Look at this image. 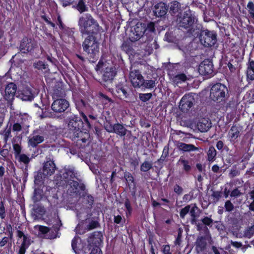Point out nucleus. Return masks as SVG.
Wrapping results in <instances>:
<instances>
[{
	"label": "nucleus",
	"instance_id": "17",
	"mask_svg": "<svg viewBox=\"0 0 254 254\" xmlns=\"http://www.w3.org/2000/svg\"><path fill=\"white\" fill-rule=\"evenodd\" d=\"M36 46V44L31 39L25 37L21 42L19 49L23 53H31Z\"/></svg>",
	"mask_w": 254,
	"mask_h": 254
},
{
	"label": "nucleus",
	"instance_id": "7",
	"mask_svg": "<svg viewBox=\"0 0 254 254\" xmlns=\"http://www.w3.org/2000/svg\"><path fill=\"white\" fill-rule=\"evenodd\" d=\"M200 31L195 35V37H199V41L205 47H211L217 42V34L214 31H210L207 29H203L200 27Z\"/></svg>",
	"mask_w": 254,
	"mask_h": 254
},
{
	"label": "nucleus",
	"instance_id": "54",
	"mask_svg": "<svg viewBox=\"0 0 254 254\" xmlns=\"http://www.w3.org/2000/svg\"><path fill=\"white\" fill-rule=\"evenodd\" d=\"M225 208L226 211L230 212L234 209V207L230 200H227L225 203Z\"/></svg>",
	"mask_w": 254,
	"mask_h": 254
},
{
	"label": "nucleus",
	"instance_id": "46",
	"mask_svg": "<svg viewBox=\"0 0 254 254\" xmlns=\"http://www.w3.org/2000/svg\"><path fill=\"white\" fill-rule=\"evenodd\" d=\"M152 95L151 93H145V94H139V99L142 102H146L148 101L152 97Z\"/></svg>",
	"mask_w": 254,
	"mask_h": 254
},
{
	"label": "nucleus",
	"instance_id": "61",
	"mask_svg": "<svg viewBox=\"0 0 254 254\" xmlns=\"http://www.w3.org/2000/svg\"><path fill=\"white\" fill-rule=\"evenodd\" d=\"M201 221L204 225L207 226H210L213 223V220L208 217H205Z\"/></svg>",
	"mask_w": 254,
	"mask_h": 254
},
{
	"label": "nucleus",
	"instance_id": "62",
	"mask_svg": "<svg viewBox=\"0 0 254 254\" xmlns=\"http://www.w3.org/2000/svg\"><path fill=\"white\" fill-rule=\"evenodd\" d=\"M198 209V207L195 205H194V206H193L191 209H190V213L191 217L194 218V217H196L197 216V214L196 212H195V211Z\"/></svg>",
	"mask_w": 254,
	"mask_h": 254
},
{
	"label": "nucleus",
	"instance_id": "23",
	"mask_svg": "<svg viewBox=\"0 0 254 254\" xmlns=\"http://www.w3.org/2000/svg\"><path fill=\"white\" fill-rule=\"evenodd\" d=\"M176 145L178 149L183 152H190L198 150V148L191 144H186L181 142H178Z\"/></svg>",
	"mask_w": 254,
	"mask_h": 254
},
{
	"label": "nucleus",
	"instance_id": "1",
	"mask_svg": "<svg viewBox=\"0 0 254 254\" xmlns=\"http://www.w3.org/2000/svg\"><path fill=\"white\" fill-rule=\"evenodd\" d=\"M69 186L67 192L69 194L66 205V209L74 210L79 199L80 198H85L87 194V190L85 185L81 181H75L71 179L65 180Z\"/></svg>",
	"mask_w": 254,
	"mask_h": 254
},
{
	"label": "nucleus",
	"instance_id": "24",
	"mask_svg": "<svg viewBox=\"0 0 254 254\" xmlns=\"http://www.w3.org/2000/svg\"><path fill=\"white\" fill-rule=\"evenodd\" d=\"M32 210V216L34 220L38 219L41 218L46 212L44 207L39 204L34 205Z\"/></svg>",
	"mask_w": 254,
	"mask_h": 254
},
{
	"label": "nucleus",
	"instance_id": "27",
	"mask_svg": "<svg viewBox=\"0 0 254 254\" xmlns=\"http://www.w3.org/2000/svg\"><path fill=\"white\" fill-rule=\"evenodd\" d=\"M48 176L44 175V173L41 171L37 172L36 175L34 177V184L35 186L41 187L44 183L45 178Z\"/></svg>",
	"mask_w": 254,
	"mask_h": 254
},
{
	"label": "nucleus",
	"instance_id": "26",
	"mask_svg": "<svg viewBox=\"0 0 254 254\" xmlns=\"http://www.w3.org/2000/svg\"><path fill=\"white\" fill-rule=\"evenodd\" d=\"M44 195L43 191L41 187H35L33 195L32 196V200L34 203L40 201Z\"/></svg>",
	"mask_w": 254,
	"mask_h": 254
},
{
	"label": "nucleus",
	"instance_id": "49",
	"mask_svg": "<svg viewBox=\"0 0 254 254\" xmlns=\"http://www.w3.org/2000/svg\"><path fill=\"white\" fill-rule=\"evenodd\" d=\"M19 161L24 163L25 165H27L30 159L26 155L22 154L19 155Z\"/></svg>",
	"mask_w": 254,
	"mask_h": 254
},
{
	"label": "nucleus",
	"instance_id": "3",
	"mask_svg": "<svg viewBox=\"0 0 254 254\" xmlns=\"http://www.w3.org/2000/svg\"><path fill=\"white\" fill-rule=\"evenodd\" d=\"M78 25L82 37L91 34H99V25L89 14L80 17L78 20Z\"/></svg>",
	"mask_w": 254,
	"mask_h": 254
},
{
	"label": "nucleus",
	"instance_id": "57",
	"mask_svg": "<svg viewBox=\"0 0 254 254\" xmlns=\"http://www.w3.org/2000/svg\"><path fill=\"white\" fill-rule=\"evenodd\" d=\"M105 129L108 132H114V125H112L110 122L104 125Z\"/></svg>",
	"mask_w": 254,
	"mask_h": 254
},
{
	"label": "nucleus",
	"instance_id": "36",
	"mask_svg": "<svg viewBox=\"0 0 254 254\" xmlns=\"http://www.w3.org/2000/svg\"><path fill=\"white\" fill-rule=\"evenodd\" d=\"M121 49L127 54H132V48L130 45L129 43L124 42L121 46Z\"/></svg>",
	"mask_w": 254,
	"mask_h": 254
},
{
	"label": "nucleus",
	"instance_id": "52",
	"mask_svg": "<svg viewBox=\"0 0 254 254\" xmlns=\"http://www.w3.org/2000/svg\"><path fill=\"white\" fill-rule=\"evenodd\" d=\"M53 94L54 96L57 97H62L64 95V91L62 88H55L54 90Z\"/></svg>",
	"mask_w": 254,
	"mask_h": 254
},
{
	"label": "nucleus",
	"instance_id": "37",
	"mask_svg": "<svg viewBox=\"0 0 254 254\" xmlns=\"http://www.w3.org/2000/svg\"><path fill=\"white\" fill-rule=\"evenodd\" d=\"M103 238V235L102 233L101 232H95L93 233H92L89 237V239H97V242L99 243V242H102Z\"/></svg>",
	"mask_w": 254,
	"mask_h": 254
},
{
	"label": "nucleus",
	"instance_id": "39",
	"mask_svg": "<svg viewBox=\"0 0 254 254\" xmlns=\"http://www.w3.org/2000/svg\"><path fill=\"white\" fill-rule=\"evenodd\" d=\"M216 155V151L215 148L213 146H211L209 147L207 155H208V160L209 161H212Z\"/></svg>",
	"mask_w": 254,
	"mask_h": 254
},
{
	"label": "nucleus",
	"instance_id": "14",
	"mask_svg": "<svg viewBox=\"0 0 254 254\" xmlns=\"http://www.w3.org/2000/svg\"><path fill=\"white\" fill-rule=\"evenodd\" d=\"M129 78L133 86L135 88L141 87V84L143 81V77L140 71L137 69H131L129 73Z\"/></svg>",
	"mask_w": 254,
	"mask_h": 254
},
{
	"label": "nucleus",
	"instance_id": "28",
	"mask_svg": "<svg viewBox=\"0 0 254 254\" xmlns=\"http://www.w3.org/2000/svg\"><path fill=\"white\" fill-rule=\"evenodd\" d=\"M181 5L180 2L174 1L170 3L169 12L172 14H181Z\"/></svg>",
	"mask_w": 254,
	"mask_h": 254
},
{
	"label": "nucleus",
	"instance_id": "45",
	"mask_svg": "<svg viewBox=\"0 0 254 254\" xmlns=\"http://www.w3.org/2000/svg\"><path fill=\"white\" fill-rule=\"evenodd\" d=\"M165 39L169 42H174L176 41V37L172 32H167L165 35Z\"/></svg>",
	"mask_w": 254,
	"mask_h": 254
},
{
	"label": "nucleus",
	"instance_id": "44",
	"mask_svg": "<svg viewBox=\"0 0 254 254\" xmlns=\"http://www.w3.org/2000/svg\"><path fill=\"white\" fill-rule=\"evenodd\" d=\"M33 66L38 69H45L47 68V64H45L43 62L39 61L36 63H34Z\"/></svg>",
	"mask_w": 254,
	"mask_h": 254
},
{
	"label": "nucleus",
	"instance_id": "15",
	"mask_svg": "<svg viewBox=\"0 0 254 254\" xmlns=\"http://www.w3.org/2000/svg\"><path fill=\"white\" fill-rule=\"evenodd\" d=\"M198 71L203 75H211L213 73L212 62L209 59L204 60L200 63L198 67Z\"/></svg>",
	"mask_w": 254,
	"mask_h": 254
},
{
	"label": "nucleus",
	"instance_id": "58",
	"mask_svg": "<svg viewBox=\"0 0 254 254\" xmlns=\"http://www.w3.org/2000/svg\"><path fill=\"white\" fill-rule=\"evenodd\" d=\"M183 232V230L181 228H179L178 230V234L177 239L175 242V245H180L181 242V238H182V233Z\"/></svg>",
	"mask_w": 254,
	"mask_h": 254
},
{
	"label": "nucleus",
	"instance_id": "12",
	"mask_svg": "<svg viewBox=\"0 0 254 254\" xmlns=\"http://www.w3.org/2000/svg\"><path fill=\"white\" fill-rule=\"evenodd\" d=\"M44 140L43 131L40 129L34 130L32 135L28 137V145L32 147H36Z\"/></svg>",
	"mask_w": 254,
	"mask_h": 254
},
{
	"label": "nucleus",
	"instance_id": "29",
	"mask_svg": "<svg viewBox=\"0 0 254 254\" xmlns=\"http://www.w3.org/2000/svg\"><path fill=\"white\" fill-rule=\"evenodd\" d=\"M73 7L76 8L80 13L88 10V8L86 4V0H78L77 2Z\"/></svg>",
	"mask_w": 254,
	"mask_h": 254
},
{
	"label": "nucleus",
	"instance_id": "35",
	"mask_svg": "<svg viewBox=\"0 0 254 254\" xmlns=\"http://www.w3.org/2000/svg\"><path fill=\"white\" fill-rule=\"evenodd\" d=\"M179 163H180L183 166V170L186 173H188L191 169V163L189 161L182 158H180L179 160Z\"/></svg>",
	"mask_w": 254,
	"mask_h": 254
},
{
	"label": "nucleus",
	"instance_id": "5",
	"mask_svg": "<svg viewBox=\"0 0 254 254\" xmlns=\"http://www.w3.org/2000/svg\"><path fill=\"white\" fill-rule=\"evenodd\" d=\"M99 34H91L82 37L83 50L90 59H95L99 53V42L97 39Z\"/></svg>",
	"mask_w": 254,
	"mask_h": 254
},
{
	"label": "nucleus",
	"instance_id": "53",
	"mask_svg": "<svg viewBox=\"0 0 254 254\" xmlns=\"http://www.w3.org/2000/svg\"><path fill=\"white\" fill-rule=\"evenodd\" d=\"M86 196V203L88 204L89 206L92 207L94 201V197L88 193Z\"/></svg>",
	"mask_w": 254,
	"mask_h": 254
},
{
	"label": "nucleus",
	"instance_id": "13",
	"mask_svg": "<svg viewBox=\"0 0 254 254\" xmlns=\"http://www.w3.org/2000/svg\"><path fill=\"white\" fill-rule=\"evenodd\" d=\"M69 106V103L67 100L61 98L55 100L51 105V108L56 113H62L64 112Z\"/></svg>",
	"mask_w": 254,
	"mask_h": 254
},
{
	"label": "nucleus",
	"instance_id": "38",
	"mask_svg": "<svg viewBox=\"0 0 254 254\" xmlns=\"http://www.w3.org/2000/svg\"><path fill=\"white\" fill-rule=\"evenodd\" d=\"M155 85V81L152 80H145L143 79V81L141 84V86L147 88H153Z\"/></svg>",
	"mask_w": 254,
	"mask_h": 254
},
{
	"label": "nucleus",
	"instance_id": "18",
	"mask_svg": "<svg viewBox=\"0 0 254 254\" xmlns=\"http://www.w3.org/2000/svg\"><path fill=\"white\" fill-rule=\"evenodd\" d=\"M17 90V85L13 83H8L5 89L4 98L8 101H12Z\"/></svg>",
	"mask_w": 254,
	"mask_h": 254
},
{
	"label": "nucleus",
	"instance_id": "8",
	"mask_svg": "<svg viewBox=\"0 0 254 254\" xmlns=\"http://www.w3.org/2000/svg\"><path fill=\"white\" fill-rule=\"evenodd\" d=\"M66 120L70 131L73 133L74 137H79L80 134L83 133L81 130H84L83 122L82 119L77 115H72L69 116ZM84 130H87L88 129L85 128Z\"/></svg>",
	"mask_w": 254,
	"mask_h": 254
},
{
	"label": "nucleus",
	"instance_id": "11",
	"mask_svg": "<svg viewBox=\"0 0 254 254\" xmlns=\"http://www.w3.org/2000/svg\"><path fill=\"white\" fill-rule=\"evenodd\" d=\"M195 102L192 93L186 94L180 102L179 108L183 112H187L193 106Z\"/></svg>",
	"mask_w": 254,
	"mask_h": 254
},
{
	"label": "nucleus",
	"instance_id": "25",
	"mask_svg": "<svg viewBox=\"0 0 254 254\" xmlns=\"http://www.w3.org/2000/svg\"><path fill=\"white\" fill-rule=\"evenodd\" d=\"M206 237L207 236L205 237L201 236L197 237L195 242V248L198 253L202 252L205 249L206 246V242L205 241Z\"/></svg>",
	"mask_w": 254,
	"mask_h": 254
},
{
	"label": "nucleus",
	"instance_id": "55",
	"mask_svg": "<svg viewBox=\"0 0 254 254\" xmlns=\"http://www.w3.org/2000/svg\"><path fill=\"white\" fill-rule=\"evenodd\" d=\"M37 227L38 228L39 231L43 234H47L50 232V229L47 227L38 225Z\"/></svg>",
	"mask_w": 254,
	"mask_h": 254
},
{
	"label": "nucleus",
	"instance_id": "51",
	"mask_svg": "<svg viewBox=\"0 0 254 254\" xmlns=\"http://www.w3.org/2000/svg\"><path fill=\"white\" fill-rule=\"evenodd\" d=\"M125 207L127 210V214H130L131 212L132 211V208L130 204V202L128 198H126L125 201Z\"/></svg>",
	"mask_w": 254,
	"mask_h": 254
},
{
	"label": "nucleus",
	"instance_id": "2",
	"mask_svg": "<svg viewBox=\"0 0 254 254\" xmlns=\"http://www.w3.org/2000/svg\"><path fill=\"white\" fill-rule=\"evenodd\" d=\"M177 21L179 27L186 29L189 36L195 37L200 31L201 25L197 24V19L190 12H185L179 16Z\"/></svg>",
	"mask_w": 254,
	"mask_h": 254
},
{
	"label": "nucleus",
	"instance_id": "59",
	"mask_svg": "<svg viewBox=\"0 0 254 254\" xmlns=\"http://www.w3.org/2000/svg\"><path fill=\"white\" fill-rule=\"evenodd\" d=\"M0 217L1 219H4L5 217V210L2 201L0 202Z\"/></svg>",
	"mask_w": 254,
	"mask_h": 254
},
{
	"label": "nucleus",
	"instance_id": "10",
	"mask_svg": "<svg viewBox=\"0 0 254 254\" xmlns=\"http://www.w3.org/2000/svg\"><path fill=\"white\" fill-rule=\"evenodd\" d=\"M100 226L99 223L96 220H93L91 218L86 219L82 221L76 227V231L79 234H84L86 230L89 231Z\"/></svg>",
	"mask_w": 254,
	"mask_h": 254
},
{
	"label": "nucleus",
	"instance_id": "33",
	"mask_svg": "<svg viewBox=\"0 0 254 254\" xmlns=\"http://www.w3.org/2000/svg\"><path fill=\"white\" fill-rule=\"evenodd\" d=\"M145 28L146 30L145 36H146L145 40H147V39L149 37L150 35L152 36V34H153L155 31L154 23L150 22L147 25L145 24Z\"/></svg>",
	"mask_w": 254,
	"mask_h": 254
},
{
	"label": "nucleus",
	"instance_id": "50",
	"mask_svg": "<svg viewBox=\"0 0 254 254\" xmlns=\"http://www.w3.org/2000/svg\"><path fill=\"white\" fill-rule=\"evenodd\" d=\"M6 108L3 101L0 100V116H5Z\"/></svg>",
	"mask_w": 254,
	"mask_h": 254
},
{
	"label": "nucleus",
	"instance_id": "60",
	"mask_svg": "<svg viewBox=\"0 0 254 254\" xmlns=\"http://www.w3.org/2000/svg\"><path fill=\"white\" fill-rule=\"evenodd\" d=\"M124 178L127 182L130 181L134 183V179L132 175L129 172H125L124 174Z\"/></svg>",
	"mask_w": 254,
	"mask_h": 254
},
{
	"label": "nucleus",
	"instance_id": "19",
	"mask_svg": "<svg viewBox=\"0 0 254 254\" xmlns=\"http://www.w3.org/2000/svg\"><path fill=\"white\" fill-rule=\"evenodd\" d=\"M18 97L23 101H32L34 97L32 89L29 86H25L20 93L18 94Z\"/></svg>",
	"mask_w": 254,
	"mask_h": 254
},
{
	"label": "nucleus",
	"instance_id": "6",
	"mask_svg": "<svg viewBox=\"0 0 254 254\" xmlns=\"http://www.w3.org/2000/svg\"><path fill=\"white\" fill-rule=\"evenodd\" d=\"M229 96L228 89L224 84L217 83L211 88L210 98L215 102L218 103L225 102Z\"/></svg>",
	"mask_w": 254,
	"mask_h": 254
},
{
	"label": "nucleus",
	"instance_id": "56",
	"mask_svg": "<svg viewBox=\"0 0 254 254\" xmlns=\"http://www.w3.org/2000/svg\"><path fill=\"white\" fill-rule=\"evenodd\" d=\"M63 7H66L73 4L74 3V0H60Z\"/></svg>",
	"mask_w": 254,
	"mask_h": 254
},
{
	"label": "nucleus",
	"instance_id": "34",
	"mask_svg": "<svg viewBox=\"0 0 254 254\" xmlns=\"http://www.w3.org/2000/svg\"><path fill=\"white\" fill-rule=\"evenodd\" d=\"M188 79L185 73H182L176 75L173 78V82L178 84L182 82H185Z\"/></svg>",
	"mask_w": 254,
	"mask_h": 254
},
{
	"label": "nucleus",
	"instance_id": "64",
	"mask_svg": "<svg viewBox=\"0 0 254 254\" xmlns=\"http://www.w3.org/2000/svg\"><path fill=\"white\" fill-rule=\"evenodd\" d=\"M13 149H14V152L16 155H20L21 148V146L19 144H14L13 145Z\"/></svg>",
	"mask_w": 254,
	"mask_h": 254
},
{
	"label": "nucleus",
	"instance_id": "41",
	"mask_svg": "<svg viewBox=\"0 0 254 254\" xmlns=\"http://www.w3.org/2000/svg\"><path fill=\"white\" fill-rule=\"evenodd\" d=\"M152 167V164L148 161L144 162L140 166V170L142 172H147Z\"/></svg>",
	"mask_w": 254,
	"mask_h": 254
},
{
	"label": "nucleus",
	"instance_id": "48",
	"mask_svg": "<svg viewBox=\"0 0 254 254\" xmlns=\"http://www.w3.org/2000/svg\"><path fill=\"white\" fill-rule=\"evenodd\" d=\"M232 137L237 138L240 133V131L238 127L236 126H232L230 129Z\"/></svg>",
	"mask_w": 254,
	"mask_h": 254
},
{
	"label": "nucleus",
	"instance_id": "43",
	"mask_svg": "<svg viewBox=\"0 0 254 254\" xmlns=\"http://www.w3.org/2000/svg\"><path fill=\"white\" fill-rule=\"evenodd\" d=\"M144 42H149V43L151 45V49H157L159 48V45L157 43V41L153 39V37L151 36V35L149 36V37L147 39V40H145Z\"/></svg>",
	"mask_w": 254,
	"mask_h": 254
},
{
	"label": "nucleus",
	"instance_id": "31",
	"mask_svg": "<svg viewBox=\"0 0 254 254\" xmlns=\"http://www.w3.org/2000/svg\"><path fill=\"white\" fill-rule=\"evenodd\" d=\"M116 91L121 99L125 100L128 97L127 89L121 85H118L116 87Z\"/></svg>",
	"mask_w": 254,
	"mask_h": 254
},
{
	"label": "nucleus",
	"instance_id": "4",
	"mask_svg": "<svg viewBox=\"0 0 254 254\" xmlns=\"http://www.w3.org/2000/svg\"><path fill=\"white\" fill-rule=\"evenodd\" d=\"M118 68L112 60L102 59L97 64L95 69H101L103 72L102 79L105 82L112 81L117 75Z\"/></svg>",
	"mask_w": 254,
	"mask_h": 254
},
{
	"label": "nucleus",
	"instance_id": "22",
	"mask_svg": "<svg viewBox=\"0 0 254 254\" xmlns=\"http://www.w3.org/2000/svg\"><path fill=\"white\" fill-rule=\"evenodd\" d=\"M63 178L65 180L72 179H76L78 181H82L81 180L78 178L77 173L75 172L73 168H64V172L63 174Z\"/></svg>",
	"mask_w": 254,
	"mask_h": 254
},
{
	"label": "nucleus",
	"instance_id": "63",
	"mask_svg": "<svg viewBox=\"0 0 254 254\" xmlns=\"http://www.w3.org/2000/svg\"><path fill=\"white\" fill-rule=\"evenodd\" d=\"M243 193L241 192H240L238 189L236 188L231 192L230 196L231 197H237L241 195Z\"/></svg>",
	"mask_w": 254,
	"mask_h": 254
},
{
	"label": "nucleus",
	"instance_id": "21",
	"mask_svg": "<svg viewBox=\"0 0 254 254\" xmlns=\"http://www.w3.org/2000/svg\"><path fill=\"white\" fill-rule=\"evenodd\" d=\"M56 168V165L53 161H47L43 166V172L45 175L48 177L55 173Z\"/></svg>",
	"mask_w": 254,
	"mask_h": 254
},
{
	"label": "nucleus",
	"instance_id": "20",
	"mask_svg": "<svg viewBox=\"0 0 254 254\" xmlns=\"http://www.w3.org/2000/svg\"><path fill=\"white\" fill-rule=\"evenodd\" d=\"M211 127V120L208 118H201L197 123L198 129L202 132L207 131Z\"/></svg>",
	"mask_w": 254,
	"mask_h": 254
},
{
	"label": "nucleus",
	"instance_id": "32",
	"mask_svg": "<svg viewBox=\"0 0 254 254\" xmlns=\"http://www.w3.org/2000/svg\"><path fill=\"white\" fill-rule=\"evenodd\" d=\"M247 77L251 80H254V61H249L247 71Z\"/></svg>",
	"mask_w": 254,
	"mask_h": 254
},
{
	"label": "nucleus",
	"instance_id": "16",
	"mask_svg": "<svg viewBox=\"0 0 254 254\" xmlns=\"http://www.w3.org/2000/svg\"><path fill=\"white\" fill-rule=\"evenodd\" d=\"M169 9V6L162 2L155 4L152 8L154 15L157 17H164Z\"/></svg>",
	"mask_w": 254,
	"mask_h": 254
},
{
	"label": "nucleus",
	"instance_id": "40",
	"mask_svg": "<svg viewBox=\"0 0 254 254\" xmlns=\"http://www.w3.org/2000/svg\"><path fill=\"white\" fill-rule=\"evenodd\" d=\"M254 235V225L248 228L244 233V237L250 238Z\"/></svg>",
	"mask_w": 254,
	"mask_h": 254
},
{
	"label": "nucleus",
	"instance_id": "30",
	"mask_svg": "<svg viewBox=\"0 0 254 254\" xmlns=\"http://www.w3.org/2000/svg\"><path fill=\"white\" fill-rule=\"evenodd\" d=\"M127 129L123 125L117 123L114 124V133L119 135L121 136H124L127 134Z\"/></svg>",
	"mask_w": 254,
	"mask_h": 254
},
{
	"label": "nucleus",
	"instance_id": "9",
	"mask_svg": "<svg viewBox=\"0 0 254 254\" xmlns=\"http://www.w3.org/2000/svg\"><path fill=\"white\" fill-rule=\"evenodd\" d=\"M145 24L138 22L135 26L131 27V33L129 35V39L131 42H134L142 39L143 42L145 41Z\"/></svg>",
	"mask_w": 254,
	"mask_h": 254
},
{
	"label": "nucleus",
	"instance_id": "47",
	"mask_svg": "<svg viewBox=\"0 0 254 254\" xmlns=\"http://www.w3.org/2000/svg\"><path fill=\"white\" fill-rule=\"evenodd\" d=\"M190 205H188L185 206L184 208H182L180 212V217L182 218H184L185 215L189 213L190 210Z\"/></svg>",
	"mask_w": 254,
	"mask_h": 254
},
{
	"label": "nucleus",
	"instance_id": "42",
	"mask_svg": "<svg viewBox=\"0 0 254 254\" xmlns=\"http://www.w3.org/2000/svg\"><path fill=\"white\" fill-rule=\"evenodd\" d=\"M47 199L51 204L56 205L59 203L58 196L57 193H54L53 195L47 197Z\"/></svg>",
	"mask_w": 254,
	"mask_h": 254
}]
</instances>
